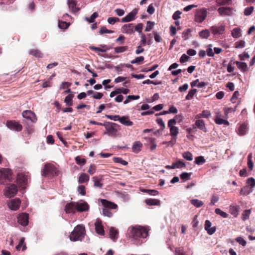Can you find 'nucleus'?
Segmentation results:
<instances>
[{"label": "nucleus", "instance_id": "f257e3e1", "mask_svg": "<svg viewBox=\"0 0 255 255\" xmlns=\"http://www.w3.org/2000/svg\"><path fill=\"white\" fill-rule=\"evenodd\" d=\"M148 231L146 227L137 225L129 227L128 234L135 244L140 245L143 240L148 236Z\"/></svg>", "mask_w": 255, "mask_h": 255}, {"label": "nucleus", "instance_id": "f03ea898", "mask_svg": "<svg viewBox=\"0 0 255 255\" xmlns=\"http://www.w3.org/2000/svg\"><path fill=\"white\" fill-rule=\"evenodd\" d=\"M89 210V205L84 200L78 202H72L67 203L64 210L67 214H75L76 211L79 212H87Z\"/></svg>", "mask_w": 255, "mask_h": 255}, {"label": "nucleus", "instance_id": "7ed1b4c3", "mask_svg": "<svg viewBox=\"0 0 255 255\" xmlns=\"http://www.w3.org/2000/svg\"><path fill=\"white\" fill-rule=\"evenodd\" d=\"M85 235V227L82 225H77L71 232L69 238L72 241H81Z\"/></svg>", "mask_w": 255, "mask_h": 255}, {"label": "nucleus", "instance_id": "20e7f679", "mask_svg": "<svg viewBox=\"0 0 255 255\" xmlns=\"http://www.w3.org/2000/svg\"><path fill=\"white\" fill-rule=\"evenodd\" d=\"M13 179L11 170L9 168H0V184L4 185Z\"/></svg>", "mask_w": 255, "mask_h": 255}, {"label": "nucleus", "instance_id": "39448f33", "mask_svg": "<svg viewBox=\"0 0 255 255\" xmlns=\"http://www.w3.org/2000/svg\"><path fill=\"white\" fill-rule=\"evenodd\" d=\"M58 171L55 166L50 163L46 164L41 171V175L43 176H54L58 174Z\"/></svg>", "mask_w": 255, "mask_h": 255}, {"label": "nucleus", "instance_id": "423d86ee", "mask_svg": "<svg viewBox=\"0 0 255 255\" xmlns=\"http://www.w3.org/2000/svg\"><path fill=\"white\" fill-rule=\"evenodd\" d=\"M17 191V187L15 184H9L3 190V194L6 198H10L15 196Z\"/></svg>", "mask_w": 255, "mask_h": 255}, {"label": "nucleus", "instance_id": "0eeeda50", "mask_svg": "<svg viewBox=\"0 0 255 255\" xmlns=\"http://www.w3.org/2000/svg\"><path fill=\"white\" fill-rule=\"evenodd\" d=\"M176 121L175 119H172L168 121L167 127L169 128L170 135L171 137H176L179 133V128L176 127Z\"/></svg>", "mask_w": 255, "mask_h": 255}, {"label": "nucleus", "instance_id": "6e6552de", "mask_svg": "<svg viewBox=\"0 0 255 255\" xmlns=\"http://www.w3.org/2000/svg\"><path fill=\"white\" fill-rule=\"evenodd\" d=\"M114 125H116V124L109 122L104 124V126L106 130V132L104 134H107L110 136H116L118 130L114 128Z\"/></svg>", "mask_w": 255, "mask_h": 255}, {"label": "nucleus", "instance_id": "1a4fd4ad", "mask_svg": "<svg viewBox=\"0 0 255 255\" xmlns=\"http://www.w3.org/2000/svg\"><path fill=\"white\" fill-rule=\"evenodd\" d=\"M207 11L205 8H202L197 10L195 15V21L201 23L207 17Z\"/></svg>", "mask_w": 255, "mask_h": 255}, {"label": "nucleus", "instance_id": "9d476101", "mask_svg": "<svg viewBox=\"0 0 255 255\" xmlns=\"http://www.w3.org/2000/svg\"><path fill=\"white\" fill-rule=\"evenodd\" d=\"M212 34L215 37H219L223 35L225 31V25L221 24L220 25H215L210 28Z\"/></svg>", "mask_w": 255, "mask_h": 255}, {"label": "nucleus", "instance_id": "9b49d317", "mask_svg": "<svg viewBox=\"0 0 255 255\" xmlns=\"http://www.w3.org/2000/svg\"><path fill=\"white\" fill-rule=\"evenodd\" d=\"M28 180V175H24L23 173H19L17 176L16 182L20 188H24Z\"/></svg>", "mask_w": 255, "mask_h": 255}, {"label": "nucleus", "instance_id": "f8f14e48", "mask_svg": "<svg viewBox=\"0 0 255 255\" xmlns=\"http://www.w3.org/2000/svg\"><path fill=\"white\" fill-rule=\"evenodd\" d=\"M138 12V9L134 8L131 12L128 13L125 17L122 18V22H128L134 20L135 18L136 15Z\"/></svg>", "mask_w": 255, "mask_h": 255}, {"label": "nucleus", "instance_id": "ddd939ff", "mask_svg": "<svg viewBox=\"0 0 255 255\" xmlns=\"http://www.w3.org/2000/svg\"><path fill=\"white\" fill-rule=\"evenodd\" d=\"M7 127L11 130L14 131H21L22 128V126L15 121H10L6 123Z\"/></svg>", "mask_w": 255, "mask_h": 255}, {"label": "nucleus", "instance_id": "4468645a", "mask_svg": "<svg viewBox=\"0 0 255 255\" xmlns=\"http://www.w3.org/2000/svg\"><path fill=\"white\" fill-rule=\"evenodd\" d=\"M122 33L131 35L134 32V25L132 23L125 24L121 27Z\"/></svg>", "mask_w": 255, "mask_h": 255}, {"label": "nucleus", "instance_id": "2eb2a0df", "mask_svg": "<svg viewBox=\"0 0 255 255\" xmlns=\"http://www.w3.org/2000/svg\"><path fill=\"white\" fill-rule=\"evenodd\" d=\"M20 204L21 201L20 199L15 198L8 202V206L10 210L16 211L19 209Z\"/></svg>", "mask_w": 255, "mask_h": 255}, {"label": "nucleus", "instance_id": "dca6fc26", "mask_svg": "<svg viewBox=\"0 0 255 255\" xmlns=\"http://www.w3.org/2000/svg\"><path fill=\"white\" fill-rule=\"evenodd\" d=\"M18 223L23 226H26L28 224V215L25 213L20 214L17 217Z\"/></svg>", "mask_w": 255, "mask_h": 255}, {"label": "nucleus", "instance_id": "f3484780", "mask_svg": "<svg viewBox=\"0 0 255 255\" xmlns=\"http://www.w3.org/2000/svg\"><path fill=\"white\" fill-rule=\"evenodd\" d=\"M22 117L27 120L31 121L32 123L37 121L36 117L34 113L30 110H26L23 112Z\"/></svg>", "mask_w": 255, "mask_h": 255}, {"label": "nucleus", "instance_id": "a211bd4d", "mask_svg": "<svg viewBox=\"0 0 255 255\" xmlns=\"http://www.w3.org/2000/svg\"><path fill=\"white\" fill-rule=\"evenodd\" d=\"M95 231L96 232L101 236H103L105 234L102 222L100 219H97L95 223Z\"/></svg>", "mask_w": 255, "mask_h": 255}, {"label": "nucleus", "instance_id": "6ab92c4d", "mask_svg": "<svg viewBox=\"0 0 255 255\" xmlns=\"http://www.w3.org/2000/svg\"><path fill=\"white\" fill-rule=\"evenodd\" d=\"M212 223L209 220H206L205 223V229L210 235L213 234L216 230V227H211Z\"/></svg>", "mask_w": 255, "mask_h": 255}, {"label": "nucleus", "instance_id": "aec40b11", "mask_svg": "<svg viewBox=\"0 0 255 255\" xmlns=\"http://www.w3.org/2000/svg\"><path fill=\"white\" fill-rule=\"evenodd\" d=\"M67 4L72 12H76L80 10V8L76 6V0H67Z\"/></svg>", "mask_w": 255, "mask_h": 255}, {"label": "nucleus", "instance_id": "412c9836", "mask_svg": "<svg viewBox=\"0 0 255 255\" xmlns=\"http://www.w3.org/2000/svg\"><path fill=\"white\" fill-rule=\"evenodd\" d=\"M109 237L114 241H116L118 238V232L114 228L111 227L109 230Z\"/></svg>", "mask_w": 255, "mask_h": 255}, {"label": "nucleus", "instance_id": "4be33fe9", "mask_svg": "<svg viewBox=\"0 0 255 255\" xmlns=\"http://www.w3.org/2000/svg\"><path fill=\"white\" fill-rule=\"evenodd\" d=\"M248 128L246 124L241 125L237 130V133L239 135H243L247 133Z\"/></svg>", "mask_w": 255, "mask_h": 255}, {"label": "nucleus", "instance_id": "5701e85b", "mask_svg": "<svg viewBox=\"0 0 255 255\" xmlns=\"http://www.w3.org/2000/svg\"><path fill=\"white\" fill-rule=\"evenodd\" d=\"M119 122L123 125L126 126H131L133 125V122L130 121L128 117H120Z\"/></svg>", "mask_w": 255, "mask_h": 255}, {"label": "nucleus", "instance_id": "b1692460", "mask_svg": "<svg viewBox=\"0 0 255 255\" xmlns=\"http://www.w3.org/2000/svg\"><path fill=\"white\" fill-rule=\"evenodd\" d=\"M195 125L200 130L204 132L207 131V128L205 127V124L203 120H197L195 123Z\"/></svg>", "mask_w": 255, "mask_h": 255}, {"label": "nucleus", "instance_id": "393cba45", "mask_svg": "<svg viewBox=\"0 0 255 255\" xmlns=\"http://www.w3.org/2000/svg\"><path fill=\"white\" fill-rule=\"evenodd\" d=\"M102 204L107 209H116L117 205L113 203L109 202L106 200H102L101 201Z\"/></svg>", "mask_w": 255, "mask_h": 255}, {"label": "nucleus", "instance_id": "a878e982", "mask_svg": "<svg viewBox=\"0 0 255 255\" xmlns=\"http://www.w3.org/2000/svg\"><path fill=\"white\" fill-rule=\"evenodd\" d=\"M232 36L235 38H238L242 36V30L240 27L234 28L231 32Z\"/></svg>", "mask_w": 255, "mask_h": 255}, {"label": "nucleus", "instance_id": "bb28decb", "mask_svg": "<svg viewBox=\"0 0 255 255\" xmlns=\"http://www.w3.org/2000/svg\"><path fill=\"white\" fill-rule=\"evenodd\" d=\"M142 143L139 141H135L132 146V150L135 153H138L141 150Z\"/></svg>", "mask_w": 255, "mask_h": 255}, {"label": "nucleus", "instance_id": "cd10ccee", "mask_svg": "<svg viewBox=\"0 0 255 255\" xmlns=\"http://www.w3.org/2000/svg\"><path fill=\"white\" fill-rule=\"evenodd\" d=\"M218 11L222 15H229L231 13V9L229 7H222L218 8Z\"/></svg>", "mask_w": 255, "mask_h": 255}, {"label": "nucleus", "instance_id": "c85d7f7f", "mask_svg": "<svg viewBox=\"0 0 255 255\" xmlns=\"http://www.w3.org/2000/svg\"><path fill=\"white\" fill-rule=\"evenodd\" d=\"M145 203L148 206L159 205L160 204V201L155 199H147L145 200Z\"/></svg>", "mask_w": 255, "mask_h": 255}, {"label": "nucleus", "instance_id": "c756f323", "mask_svg": "<svg viewBox=\"0 0 255 255\" xmlns=\"http://www.w3.org/2000/svg\"><path fill=\"white\" fill-rule=\"evenodd\" d=\"M211 116V113L208 110H204L201 113L197 114L195 118L201 119V118H208Z\"/></svg>", "mask_w": 255, "mask_h": 255}, {"label": "nucleus", "instance_id": "7c9ffc66", "mask_svg": "<svg viewBox=\"0 0 255 255\" xmlns=\"http://www.w3.org/2000/svg\"><path fill=\"white\" fill-rule=\"evenodd\" d=\"M224 119L222 118H215V122L217 125H225L226 126L229 125V122L227 121V119H226L224 117Z\"/></svg>", "mask_w": 255, "mask_h": 255}, {"label": "nucleus", "instance_id": "2f4dec72", "mask_svg": "<svg viewBox=\"0 0 255 255\" xmlns=\"http://www.w3.org/2000/svg\"><path fill=\"white\" fill-rule=\"evenodd\" d=\"M89 180V176L86 173L81 174L78 179V182L80 183H83L88 182Z\"/></svg>", "mask_w": 255, "mask_h": 255}, {"label": "nucleus", "instance_id": "473e14b6", "mask_svg": "<svg viewBox=\"0 0 255 255\" xmlns=\"http://www.w3.org/2000/svg\"><path fill=\"white\" fill-rule=\"evenodd\" d=\"M236 64H237L238 68L239 69H240L241 71H242L243 72L247 71L248 66L246 63L237 61Z\"/></svg>", "mask_w": 255, "mask_h": 255}, {"label": "nucleus", "instance_id": "72a5a7b5", "mask_svg": "<svg viewBox=\"0 0 255 255\" xmlns=\"http://www.w3.org/2000/svg\"><path fill=\"white\" fill-rule=\"evenodd\" d=\"M94 186L98 188H102V184L101 183L102 179L98 178L96 176L93 177Z\"/></svg>", "mask_w": 255, "mask_h": 255}, {"label": "nucleus", "instance_id": "f704fd0d", "mask_svg": "<svg viewBox=\"0 0 255 255\" xmlns=\"http://www.w3.org/2000/svg\"><path fill=\"white\" fill-rule=\"evenodd\" d=\"M24 239L21 238L20 240L18 245L16 247V249L17 251H20L21 249L22 251H24L25 249V246L24 245Z\"/></svg>", "mask_w": 255, "mask_h": 255}, {"label": "nucleus", "instance_id": "c9c22d12", "mask_svg": "<svg viewBox=\"0 0 255 255\" xmlns=\"http://www.w3.org/2000/svg\"><path fill=\"white\" fill-rule=\"evenodd\" d=\"M199 35L202 38H207L210 36V31L208 29H204L201 31Z\"/></svg>", "mask_w": 255, "mask_h": 255}, {"label": "nucleus", "instance_id": "e433bc0d", "mask_svg": "<svg viewBox=\"0 0 255 255\" xmlns=\"http://www.w3.org/2000/svg\"><path fill=\"white\" fill-rule=\"evenodd\" d=\"M215 212L216 214L220 215V216L224 218H228L229 216L228 214L222 211L219 208H216L215 210Z\"/></svg>", "mask_w": 255, "mask_h": 255}, {"label": "nucleus", "instance_id": "4c0bfd02", "mask_svg": "<svg viewBox=\"0 0 255 255\" xmlns=\"http://www.w3.org/2000/svg\"><path fill=\"white\" fill-rule=\"evenodd\" d=\"M142 192L147 193L150 195L155 196L158 194V192L155 190H149V189H140Z\"/></svg>", "mask_w": 255, "mask_h": 255}, {"label": "nucleus", "instance_id": "58836bf2", "mask_svg": "<svg viewBox=\"0 0 255 255\" xmlns=\"http://www.w3.org/2000/svg\"><path fill=\"white\" fill-rule=\"evenodd\" d=\"M252 154L250 153L248 156V166L250 170H252L254 168V163L252 161Z\"/></svg>", "mask_w": 255, "mask_h": 255}, {"label": "nucleus", "instance_id": "ea45409f", "mask_svg": "<svg viewBox=\"0 0 255 255\" xmlns=\"http://www.w3.org/2000/svg\"><path fill=\"white\" fill-rule=\"evenodd\" d=\"M246 183L250 186V189H252L255 187V179L253 177L249 178L247 181Z\"/></svg>", "mask_w": 255, "mask_h": 255}, {"label": "nucleus", "instance_id": "a19ab883", "mask_svg": "<svg viewBox=\"0 0 255 255\" xmlns=\"http://www.w3.org/2000/svg\"><path fill=\"white\" fill-rule=\"evenodd\" d=\"M191 204L197 208L201 207L203 205V202L198 199H192L191 200Z\"/></svg>", "mask_w": 255, "mask_h": 255}, {"label": "nucleus", "instance_id": "79ce46f5", "mask_svg": "<svg viewBox=\"0 0 255 255\" xmlns=\"http://www.w3.org/2000/svg\"><path fill=\"white\" fill-rule=\"evenodd\" d=\"M101 47L103 48H106V49L100 48L99 47H95V46H91L90 47L91 50H97L100 52H106L107 50H109V48L107 47V46L106 45H102Z\"/></svg>", "mask_w": 255, "mask_h": 255}, {"label": "nucleus", "instance_id": "37998d69", "mask_svg": "<svg viewBox=\"0 0 255 255\" xmlns=\"http://www.w3.org/2000/svg\"><path fill=\"white\" fill-rule=\"evenodd\" d=\"M182 157L188 161L193 160V155L192 153L189 151L184 152L182 153Z\"/></svg>", "mask_w": 255, "mask_h": 255}, {"label": "nucleus", "instance_id": "c03bdc74", "mask_svg": "<svg viewBox=\"0 0 255 255\" xmlns=\"http://www.w3.org/2000/svg\"><path fill=\"white\" fill-rule=\"evenodd\" d=\"M185 167V164L182 160H177L176 162L173 163V167L176 168H181Z\"/></svg>", "mask_w": 255, "mask_h": 255}, {"label": "nucleus", "instance_id": "a18cd8bd", "mask_svg": "<svg viewBox=\"0 0 255 255\" xmlns=\"http://www.w3.org/2000/svg\"><path fill=\"white\" fill-rule=\"evenodd\" d=\"M253 191L252 189L248 190V187L245 186L242 188L240 191V194L242 195H247Z\"/></svg>", "mask_w": 255, "mask_h": 255}, {"label": "nucleus", "instance_id": "49530a36", "mask_svg": "<svg viewBox=\"0 0 255 255\" xmlns=\"http://www.w3.org/2000/svg\"><path fill=\"white\" fill-rule=\"evenodd\" d=\"M73 96L72 95H68L65 97L64 102L67 106L72 105V99Z\"/></svg>", "mask_w": 255, "mask_h": 255}, {"label": "nucleus", "instance_id": "de8ad7c7", "mask_svg": "<svg viewBox=\"0 0 255 255\" xmlns=\"http://www.w3.org/2000/svg\"><path fill=\"white\" fill-rule=\"evenodd\" d=\"M127 46H119L114 48V50L116 53H123L127 50Z\"/></svg>", "mask_w": 255, "mask_h": 255}, {"label": "nucleus", "instance_id": "09e8293b", "mask_svg": "<svg viewBox=\"0 0 255 255\" xmlns=\"http://www.w3.org/2000/svg\"><path fill=\"white\" fill-rule=\"evenodd\" d=\"M148 141L150 144V149L151 150H154L156 147L155 139L154 138H149Z\"/></svg>", "mask_w": 255, "mask_h": 255}, {"label": "nucleus", "instance_id": "8fccbe9b", "mask_svg": "<svg viewBox=\"0 0 255 255\" xmlns=\"http://www.w3.org/2000/svg\"><path fill=\"white\" fill-rule=\"evenodd\" d=\"M98 17V14L97 12L93 13L90 18L85 17V19L90 23H93L96 18Z\"/></svg>", "mask_w": 255, "mask_h": 255}, {"label": "nucleus", "instance_id": "3c124183", "mask_svg": "<svg viewBox=\"0 0 255 255\" xmlns=\"http://www.w3.org/2000/svg\"><path fill=\"white\" fill-rule=\"evenodd\" d=\"M205 159L202 156H199L195 158V162L198 165H201L205 162Z\"/></svg>", "mask_w": 255, "mask_h": 255}, {"label": "nucleus", "instance_id": "603ef678", "mask_svg": "<svg viewBox=\"0 0 255 255\" xmlns=\"http://www.w3.org/2000/svg\"><path fill=\"white\" fill-rule=\"evenodd\" d=\"M70 25L69 22H67L65 21H59L58 26L61 29H66Z\"/></svg>", "mask_w": 255, "mask_h": 255}, {"label": "nucleus", "instance_id": "864d4df0", "mask_svg": "<svg viewBox=\"0 0 255 255\" xmlns=\"http://www.w3.org/2000/svg\"><path fill=\"white\" fill-rule=\"evenodd\" d=\"M113 160L116 163H119L122 165H126L128 164V162L123 160L122 158L115 157L113 158Z\"/></svg>", "mask_w": 255, "mask_h": 255}, {"label": "nucleus", "instance_id": "5fc2aeb1", "mask_svg": "<svg viewBox=\"0 0 255 255\" xmlns=\"http://www.w3.org/2000/svg\"><path fill=\"white\" fill-rule=\"evenodd\" d=\"M29 54L34 55L36 57H41L42 56V53L38 50H31L29 51Z\"/></svg>", "mask_w": 255, "mask_h": 255}, {"label": "nucleus", "instance_id": "6e6d98bb", "mask_svg": "<svg viewBox=\"0 0 255 255\" xmlns=\"http://www.w3.org/2000/svg\"><path fill=\"white\" fill-rule=\"evenodd\" d=\"M246 46V41L245 40H240L237 42L235 43V48H243L245 47Z\"/></svg>", "mask_w": 255, "mask_h": 255}, {"label": "nucleus", "instance_id": "4d7b16f0", "mask_svg": "<svg viewBox=\"0 0 255 255\" xmlns=\"http://www.w3.org/2000/svg\"><path fill=\"white\" fill-rule=\"evenodd\" d=\"M144 59L143 56H139L136 57L135 59L131 61V64H140L142 63Z\"/></svg>", "mask_w": 255, "mask_h": 255}, {"label": "nucleus", "instance_id": "13d9d810", "mask_svg": "<svg viewBox=\"0 0 255 255\" xmlns=\"http://www.w3.org/2000/svg\"><path fill=\"white\" fill-rule=\"evenodd\" d=\"M196 91H197L196 89H193L190 90L188 92V94L186 96V98H185L187 100H190L191 98H192L193 96L196 94Z\"/></svg>", "mask_w": 255, "mask_h": 255}, {"label": "nucleus", "instance_id": "bf43d9fd", "mask_svg": "<svg viewBox=\"0 0 255 255\" xmlns=\"http://www.w3.org/2000/svg\"><path fill=\"white\" fill-rule=\"evenodd\" d=\"M224 111L225 113V118L226 119H228V115L231 112H234L235 111V109H234L232 108H225L224 109Z\"/></svg>", "mask_w": 255, "mask_h": 255}, {"label": "nucleus", "instance_id": "052dcab7", "mask_svg": "<svg viewBox=\"0 0 255 255\" xmlns=\"http://www.w3.org/2000/svg\"><path fill=\"white\" fill-rule=\"evenodd\" d=\"M107 21L109 24L113 25L116 22H119L120 19L116 17H110L108 18Z\"/></svg>", "mask_w": 255, "mask_h": 255}, {"label": "nucleus", "instance_id": "680f3d73", "mask_svg": "<svg viewBox=\"0 0 255 255\" xmlns=\"http://www.w3.org/2000/svg\"><path fill=\"white\" fill-rule=\"evenodd\" d=\"M251 214L250 210H246L244 211L242 214V219L245 221L249 219L250 215Z\"/></svg>", "mask_w": 255, "mask_h": 255}, {"label": "nucleus", "instance_id": "e2e57ef3", "mask_svg": "<svg viewBox=\"0 0 255 255\" xmlns=\"http://www.w3.org/2000/svg\"><path fill=\"white\" fill-rule=\"evenodd\" d=\"M154 23L153 22L148 21L146 23V26L145 29V31H150L153 27Z\"/></svg>", "mask_w": 255, "mask_h": 255}, {"label": "nucleus", "instance_id": "0e129e2a", "mask_svg": "<svg viewBox=\"0 0 255 255\" xmlns=\"http://www.w3.org/2000/svg\"><path fill=\"white\" fill-rule=\"evenodd\" d=\"M230 212L231 214L233 215L234 216H237L238 215L237 208L235 206L231 205L230 206Z\"/></svg>", "mask_w": 255, "mask_h": 255}, {"label": "nucleus", "instance_id": "69168bd1", "mask_svg": "<svg viewBox=\"0 0 255 255\" xmlns=\"http://www.w3.org/2000/svg\"><path fill=\"white\" fill-rule=\"evenodd\" d=\"M140 37L141 40L139 42V45L145 46V44L147 43V39L146 36L143 33H141Z\"/></svg>", "mask_w": 255, "mask_h": 255}, {"label": "nucleus", "instance_id": "338daca9", "mask_svg": "<svg viewBox=\"0 0 255 255\" xmlns=\"http://www.w3.org/2000/svg\"><path fill=\"white\" fill-rule=\"evenodd\" d=\"M114 31L113 30H108L105 26L102 27L99 31V33L101 34L104 33H112Z\"/></svg>", "mask_w": 255, "mask_h": 255}, {"label": "nucleus", "instance_id": "774afa93", "mask_svg": "<svg viewBox=\"0 0 255 255\" xmlns=\"http://www.w3.org/2000/svg\"><path fill=\"white\" fill-rule=\"evenodd\" d=\"M180 176L182 179L186 181L190 179V174L187 172H183L180 174Z\"/></svg>", "mask_w": 255, "mask_h": 255}]
</instances>
